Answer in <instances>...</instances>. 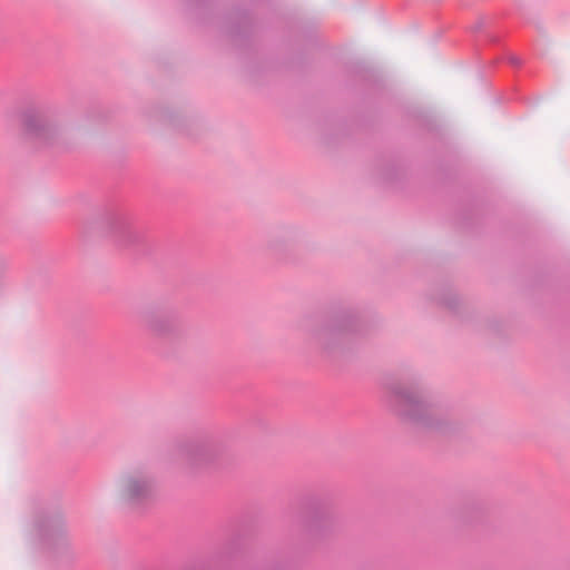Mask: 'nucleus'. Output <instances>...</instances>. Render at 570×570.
Segmentation results:
<instances>
[{
    "mask_svg": "<svg viewBox=\"0 0 570 570\" xmlns=\"http://www.w3.org/2000/svg\"><path fill=\"white\" fill-rule=\"evenodd\" d=\"M156 495V478L145 464L122 471L116 482L117 499L128 505H140Z\"/></svg>",
    "mask_w": 570,
    "mask_h": 570,
    "instance_id": "1",
    "label": "nucleus"
}]
</instances>
